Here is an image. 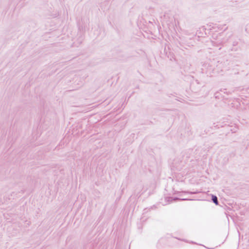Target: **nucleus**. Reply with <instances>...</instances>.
Segmentation results:
<instances>
[{"instance_id":"f257e3e1","label":"nucleus","mask_w":249,"mask_h":249,"mask_svg":"<svg viewBox=\"0 0 249 249\" xmlns=\"http://www.w3.org/2000/svg\"><path fill=\"white\" fill-rule=\"evenodd\" d=\"M214 63V60H209L204 62L201 68L202 73H206L210 76L215 74Z\"/></svg>"},{"instance_id":"f03ea898","label":"nucleus","mask_w":249,"mask_h":249,"mask_svg":"<svg viewBox=\"0 0 249 249\" xmlns=\"http://www.w3.org/2000/svg\"><path fill=\"white\" fill-rule=\"evenodd\" d=\"M222 35L219 34L218 36H216L215 37L214 36H213V39L211 41L213 45L214 46H218L220 45L223 44L226 42L227 40L223 39L222 37Z\"/></svg>"},{"instance_id":"0eeeda50","label":"nucleus","mask_w":249,"mask_h":249,"mask_svg":"<svg viewBox=\"0 0 249 249\" xmlns=\"http://www.w3.org/2000/svg\"><path fill=\"white\" fill-rule=\"evenodd\" d=\"M225 25H224L222 26L221 25H218L217 27L219 30H225L226 29H227V27H225Z\"/></svg>"},{"instance_id":"7ed1b4c3","label":"nucleus","mask_w":249,"mask_h":249,"mask_svg":"<svg viewBox=\"0 0 249 249\" xmlns=\"http://www.w3.org/2000/svg\"><path fill=\"white\" fill-rule=\"evenodd\" d=\"M214 72L215 73H219L223 71L224 64L222 61L214 60Z\"/></svg>"},{"instance_id":"6e6552de","label":"nucleus","mask_w":249,"mask_h":249,"mask_svg":"<svg viewBox=\"0 0 249 249\" xmlns=\"http://www.w3.org/2000/svg\"><path fill=\"white\" fill-rule=\"evenodd\" d=\"M198 192H189V191H184L182 192V193L188 194H197Z\"/></svg>"},{"instance_id":"39448f33","label":"nucleus","mask_w":249,"mask_h":249,"mask_svg":"<svg viewBox=\"0 0 249 249\" xmlns=\"http://www.w3.org/2000/svg\"><path fill=\"white\" fill-rule=\"evenodd\" d=\"M167 199H168L167 200L168 201H170V202H172L173 201H175V200H182V201L192 200V199H189L187 198H178V197H170L167 198Z\"/></svg>"},{"instance_id":"423d86ee","label":"nucleus","mask_w":249,"mask_h":249,"mask_svg":"<svg viewBox=\"0 0 249 249\" xmlns=\"http://www.w3.org/2000/svg\"><path fill=\"white\" fill-rule=\"evenodd\" d=\"M212 200L213 202L215 204L218 205V201L217 197L216 196L212 195Z\"/></svg>"},{"instance_id":"20e7f679","label":"nucleus","mask_w":249,"mask_h":249,"mask_svg":"<svg viewBox=\"0 0 249 249\" xmlns=\"http://www.w3.org/2000/svg\"><path fill=\"white\" fill-rule=\"evenodd\" d=\"M143 186L142 184H139L136 186L134 191V194L137 197H139L145 192V191H143Z\"/></svg>"}]
</instances>
